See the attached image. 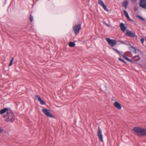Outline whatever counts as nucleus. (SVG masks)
I'll use <instances>...</instances> for the list:
<instances>
[{
    "label": "nucleus",
    "instance_id": "f257e3e1",
    "mask_svg": "<svg viewBox=\"0 0 146 146\" xmlns=\"http://www.w3.org/2000/svg\"><path fill=\"white\" fill-rule=\"evenodd\" d=\"M133 130L137 135L140 136H144L146 135V129L140 127H135L133 129Z\"/></svg>",
    "mask_w": 146,
    "mask_h": 146
},
{
    "label": "nucleus",
    "instance_id": "f03ea898",
    "mask_svg": "<svg viewBox=\"0 0 146 146\" xmlns=\"http://www.w3.org/2000/svg\"><path fill=\"white\" fill-rule=\"evenodd\" d=\"M42 111L47 117H54V116L51 113L50 110L44 108L42 109Z\"/></svg>",
    "mask_w": 146,
    "mask_h": 146
},
{
    "label": "nucleus",
    "instance_id": "7ed1b4c3",
    "mask_svg": "<svg viewBox=\"0 0 146 146\" xmlns=\"http://www.w3.org/2000/svg\"><path fill=\"white\" fill-rule=\"evenodd\" d=\"M81 29V24H78L75 25L73 29V30L76 35H77Z\"/></svg>",
    "mask_w": 146,
    "mask_h": 146
},
{
    "label": "nucleus",
    "instance_id": "20e7f679",
    "mask_svg": "<svg viewBox=\"0 0 146 146\" xmlns=\"http://www.w3.org/2000/svg\"><path fill=\"white\" fill-rule=\"evenodd\" d=\"M106 39L108 42L109 44L111 47L114 46L117 43L116 41L115 40L107 38H106Z\"/></svg>",
    "mask_w": 146,
    "mask_h": 146
},
{
    "label": "nucleus",
    "instance_id": "39448f33",
    "mask_svg": "<svg viewBox=\"0 0 146 146\" xmlns=\"http://www.w3.org/2000/svg\"><path fill=\"white\" fill-rule=\"evenodd\" d=\"M113 49L115 51V52L117 53L119 55H121L124 58L125 60H126L127 61L131 62H132V60L129 59L127 57H126L124 55H123L122 54H121L122 53H123V52H119L118 50L117 49H115L113 48Z\"/></svg>",
    "mask_w": 146,
    "mask_h": 146
},
{
    "label": "nucleus",
    "instance_id": "423d86ee",
    "mask_svg": "<svg viewBox=\"0 0 146 146\" xmlns=\"http://www.w3.org/2000/svg\"><path fill=\"white\" fill-rule=\"evenodd\" d=\"M139 4L140 7L146 9V0H140Z\"/></svg>",
    "mask_w": 146,
    "mask_h": 146
},
{
    "label": "nucleus",
    "instance_id": "0eeeda50",
    "mask_svg": "<svg viewBox=\"0 0 146 146\" xmlns=\"http://www.w3.org/2000/svg\"><path fill=\"white\" fill-rule=\"evenodd\" d=\"M98 136L100 140L102 142H103V135L102 134V130L99 127L98 129Z\"/></svg>",
    "mask_w": 146,
    "mask_h": 146
},
{
    "label": "nucleus",
    "instance_id": "6e6552de",
    "mask_svg": "<svg viewBox=\"0 0 146 146\" xmlns=\"http://www.w3.org/2000/svg\"><path fill=\"white\" fill-rule=\"evenodd\" d=\"M98 3L104 9L105 11H108L106 6L104 4L102 0H99L98 1Z\"/></svg>",
    "mask_w": 146,
    "mask_h": 146
},
{
    "label": "nucleus",
    "instance_id": "1a4fd4ad",
    "mask_svg": "<svg viewBox=\"0 0 146 146\" xmlns=\"http://www.w3.org/2000/svg\"><path fill=\"white\" fill-rule=\"evenodd\" d=\"M125 35L127 36L131 37H135V35L134 32L129 31H127Z\"/></svg>",
    "mask_w": 146,
    "mask_h": 146
},
{
    "label": "nucleus",
    "instance_id": "9d476101",
    "mask_svg": "<svg viewBox=\"0 0 146 146\" xmlns=\"http://www.w3.org/2000/svg\"><path fill=\"white\" fill-rule=\"evenodd\" d=\"M15 119V116L14 114H13L12 115L9 117L7 118L5 121L7 122L10 121L12 122L14 121Z\"/></svg>",
    "mask_w": 146,
    "mask_h": 146
},
{
    "label": "nucleus",
    "instance_id": "9b49d317",
    "mask_svg": "<svg viewBox=\"0 0 146 146\" xmlns=\"http://www.w3.org/2000/svg\"><path fill=\"white\" fill-rule=\"evenodd\" d=\"M13 114H14L12 111L11 109H9L8 110L7 112V114L5 115V117L7 118L9 117L12 115Z\"/></svg>",
    "mask_w": 146,
    "mask_h": 146
},
{
    "label": "nucleus",
    "instance_id": "f8f14e48",
    "mask_svg": "<svg viewBox=\"0 0 146 146\" xmlns=\"http://www.w3.org/2000/svg\"><path fill=\"white\" fill-rule=\"evenodd\" d=\"M35 97L38 100V101L40 102V104L41 105H43L45 104L44 102L41 99L40 97L39 96L36 95L35 96Z\"/></svg>",
    "mask_w": 146,
    "mask_h": 146
},
{
    "label": "nucleus",
    "instance_id": "ddd939ff",
    "mask_svg": "<svg viewBox=\"0 0 146 146\" xmlns=\"http://www.w3.org/2000/svg\"><path fill=\"white\" fill-rule=\"evenodd\" d=\"M114 106L118 109H121V104L117 102H115L113 104Z\"/></svg>",
    "mask_w": 146,
    "mask_h": 146
},
{
    "label": "nucleus",
    "instance_id": "4468645a",
    "mask_svg": "<svg viewBox=\"0 0 146 146\" xmlns=\"http://www.w3.org/2000/svg\"><path fill=\"white\" fill-rule=\"evenodd\" d=\"M140 59V58L139 57V56H136L133 57L132 59L131 60H132V62L133 63L135 62V61H139Z\"/></svg>",
    "mask_w": 146,
    "mask_h": 146
},
{
    "label": "nucleus",
    "instance_id": "2eb2a0df",
    "mask_svg": "<svg viewBox=\"0 0 146 146\" xmlns=\"http://www.w3.org/2000/svg\"><path fill=\"white\" fill-rule=\"evenodd\" d=\"M120 27L122 31L124 32L126 30V27L125 26L124 24L121 23L120 24Z\"/></svg>",
    "mask_w": 146,
    "mask_h": 146
},
{
    "label": "nucleus",
    "instance_id": "dca6fc26",
    "mask_svg": "<svg viewBox=\"0 0 146 146\" xmlns=\"http://www.w3.org/2000/svg\"><path fill=\"white\" fill-rule=\"evenodd\" d=\"M10 109L5 108L0 111V113L1 114H3L6 112H7L8 110Z\"/></svg>",
    "mask_w": 146,
    "mask_h": 146
},
{
    "label": "nucleus",
    "instance_id": "f3484780",
    "mask_svg": "<svg viewBox=\"0 0 146 146\" xmlns=\"http://www.w3.org/2000/svg\"><path fill=\"white\" fill-rule=\"evenodd\" d=\"M128 4V2L127 0L125 1L123 3V5L125 9L127 8Z\"/></svg>",
    "mask_w": 146,
    "mask_h": 146
},
{
    "label": "nucleus",
    "instance_id": "a211bd4d",
    "mask_svg": "<svg viewBox=\"0 0 146 146\" xmlns=\"http://www.w3.org/2000/svg\"><path fill=\"white\" fill-rule=\"evenodd\" d=\"M75 44L74 42H70L68 44V45L70 47H72L75 46Z\"/></svg>",
    "mask_w": 146,
    "mask_h": 146
},
{
    "label": "nucleus",
    "instance_id": "6ab92c4d",
    "mask_svg": "<svg viewBox=\"0 0 146 146\" xmlns=\"http://www.w3.org/2000/svg\"><path fill=\"white\" fill-rule=\"evenodd\" d=\"M130 50L133 52L136 53V49L133 46H131L130 47Z\"/></svg>",
    "mask_w": 146,
    "mask_h": 146
},
{
    "label": "nucleus",
    "instance_id": "aec40b11",
    "mask_svg": "<svg viewBox=\"0 0 146 146\" xmlns=\"http://www.w3.org/2000/svg\"><path fill=\"white\" fill-rule=\"evenodd\" d=\"M136 17L142 21H143L144 20V19H143L142 17L139 15H137L136 16Z\"/></svg>",
    "mask_w": 146,
    "mask_h": 146
},
{
    "label": "nucleus",
    "instance_id": "412c9836",
    "mask_svg": "<svg viewBox=\"0 0 146 146\" xmlns=\"http://www.w3.org/2000/svg\"><path fill=\"white\" fill-rule=\"evenodd\" d=\"M13 59H14V58H13L12 59H11V61H10V62L9 64V66H11L12 64V62L13 61Z\"/></svg>",
    "mask_w": 146,
    "mask_h": 146
},
{
    "label": "nucleus",
    "instance_id": "4be33fe9",
    "mask_svg": "<svg viewBox=\"0 0 146 146\" xmlns=\"http://www.w3.org/2000/svg\"><path fill=\"white\" fill-rule=\"evenodd\" d=\"M123 12L125 17L127 16V15H128L127 13L125 10H124Z\"/></svg>",
    "mask_w": 146,
    "mask_h": 146
},
{
    "label": "nucleus",
    "instance_id": "5701e85b",
    "mask_svg": "<svg viewBox=\"0 0 146 146\" xmlns=\"http://www.w3.org/2000/svg\"><path fill=\"white\" fill-rule=\"evenodd\" d=\"M30 20L31 22H32L33 21V17L31 15H30Z\"/></svg>",
    "mask_w": 146,
    "mask_h": 146
},
{
    "label": "nucleus",
    "instance_id": "b1692460",
    "mask_svg": "<svg viewBox=\"0 0 146 146\" xmlns=\"http://www.w3.org/2000/svg\"><path fill=\"white\" fill-rule=\"evenodd\" d=\"M118 59L121 62H123L124 63H126V62H125V61H124V60L123 59H121V58H118Z\"/></svg>",
    "mask_w": 146,
    "mask_h": 146
},
{
    "label": "nucleus",
    "instance_id": "393cba45",
    "mask_svg": "<svg viewBox=\"0 0 146 146\" xmlns=\"http://www.w3.org/2000/svg\"><path fill=\"white\" fill-rule=\"evenodd\" d=\"M126 17L128 20L131 21H132V20L130 19L128 15Z\"/></svg>",
    "mask_w": 146,
    "mask_h": 146
},
{
    "label": "nucleus",
    "instance_id": "a878e982",
    "mask_svg": "<svg viewBox=\"0 0 146 146\" xmlns=\"http://www.w3.org/2000/svg\"><path fill=\"white\" fill-rule=\"evenodd\" d=\"M126 17L128 20L131 21H132V20L130 19L128 15Z\"/></svg>",
    "mask_w": 146,
    "mask_h": 146
},
{
    "label": "nucleus",
    "instance_id": "bb28decb",
    "mask_svg": "<svg viewBox=\"0 0 146 146\" xmlns=\"http://www.w3.org/2000/svg\"><path fill=\"white\" fill-rule=\"evenodd\" d=\"M3 131V129L0 127V133H1Z\"/></svg>",
    "mask_w": 146,
    "mask_h": 146
},
{
    "label": "nucleus",
    "instance_id": "cd10ccee",
    "mask_svg": "<svg viewBox=\"0 0 146 146\" xmlns=\"http://www.w3.org/2000/svg\"><path fill=\"white\" fill-rule=\"evenodd\" d=\"M144 38H142L141 39V42L142 43H143L144 42Z\"/></svg>",
    "mask_w": 146,
    "mask_h": 146
},
{
    "label": "nucleus",
    "instance_id": "c85d7f7f",
    "mask_svg": "<svg viewBox=\"0 0 146 146\" xmlns=\"http://www.w3.org/2000/svg\"><path fill=\"white\" fill-rule=\"evenodd\" d=\"M104 23L105 24L107 27H110V26L109 25V24H108L106 23H105V22H104Z\"/></svg>",
    "mask_w": 146,
    "mask_h": 146
},
{
    "label": "nucleus",
    "instance_id": "c756f323",
    "mask_svg": "<svg viewBox=\"0 0 146 146\" xmlns=\"http://www.w3.org/2000/svg\"><path fill=\"white\" fill-rule=\"evenodd\" d=\"M141 66L143 68H145L146 67L145 66H144L143 65H141Z\"/></svg>",
    "mask_w": 146,
    "mask_h": 146
},
{
    "label": "nucleus",
    "instance_id": "7c9ffc66",
    "mask_svg": "<svg viewBox=\"0 0 146 146\" xmlns=\"http://www.w3.org/2000/svg\"><path fill=\"white\" fill-rule=\"evenodd\" d=\"M121 43L124 44H126V43H125L124 41H122Z\"/></svg>",
    "mask_w": 146,
    "mask_h": 146
},
{
    "label": "nucleus",
    "instance_id": "2f4dec72",
    "mask_svg": "<svg viewBox=\"0 0 146 146\" xmlns=\"http://www.w3.org/2000/svg\"><path fill=\"white\" fill-rule=\"evenodd\" d=\"M145 41H146V38H145Z\"/></svg>",
    "mask_w": 146,
    "mask_h": 146
},
{
    "label": "nucleus",
    "instance_id": "473e14b6",
    "mask_svg": "<svg viewBox=\"0 0 146 146\" xmlns=\"http://www.w3.org/2000/svg\"><path fill=\"white\" fill-rule=\"evenodd\" d=\"M88 1H89V0H88Z\"/></svg>",
    "mask_w": 146,
    "mask_h": 146
}]
</instances>
